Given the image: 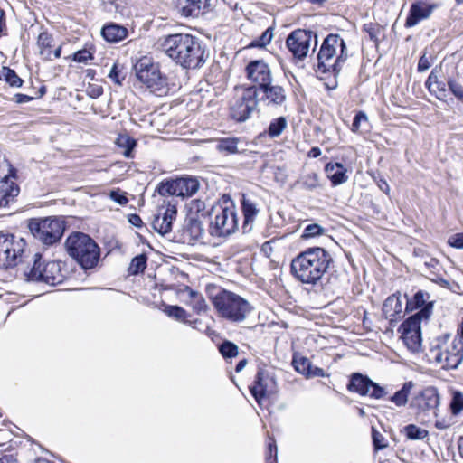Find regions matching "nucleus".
<instances>
[{"instance_id": "1", "label": "nucleus", "mask_w": 463, "mask_h": 463, "mask_svg": "<svg viewBox=\"0 0 463 463\" xmlns=\"http://www.w3.org/2000/svg\"><path fill=\"white\" fill-rule=\"evenodd\" d=\"M161 50L176 64L185 69L201 68L206 60L205 48L190 33H173L164 36Z\"/></svg>"}, {"instance_id": "2", "label": "nucleus", "mask_w": 463, "mask_h": 463, "mask_svg": "<svg viewBox=\"0 0 463 463\" xmlns=\"http://www.w3.org/2000/svg\"><path fill=\"white\" fill-rule=\"evenodd\" d=\"M333 260L321 247L307 248L291 261L292 275L303 284L315 285L328 269Z\"/></svg>"}, {"instance_id": "3", "label": "nucleus", "mask_w": 463, "mask_h": 463, "mask_svg": "<svg viewBox=\"0 0 463 463\" xmlns=\"http://www.w3.org/2000/svg\"><path fill=\"white\" fill-rule=\"evenodd\" d=\"M426 356L443 370L456 369L463 361V340L458 334H442L430 344Z\"/></svg>"}, {"instance_id": "4", "label": "nucleus", "mask_w": 463, "mask_h": 463, "mask_svg": "<svg viewBox=\"0 0 463 463\" xmlns=\"http://www.w3.org/2000/svg\"><path fill=\"white\" fill-rule=\"evenodd\" d=\"M411 387V382L404 383L401 390L393 395L388 396L386 389L374 383L367 375L361 373H353L349 375V392L374 400L387 399L398 407L407 403Z\"/></svg>"}, {"instance_id": "5", "label": "nucleus", "mask_w": 463, "mask_h": 463, "mask_svg": "<svg viewBox=\"0 0 463 463\" xmlns=\"http://www.w3.org/2000/svg\"><path fill=\"white\" fill-rule=\"evenodd\" d=\"M208 297L218 317L231 323L244 321L252 309L247 299L224 288H220L215 294L209 293Z\"/></svg>"}, {"instance_id": "6", "label": "nucleus", "mask_w": 463, "mask_h": 463, "mask_svg": "<svg viewBox=\"0 0 463 463\" xmlns=\"http://www.w3.org/2000/svg\"><path fill=\"white\" fill-rule=\"evenodd\" d=\"M68 254L84 269L97 266L100 257V248L88 234L71 232L65 241Z\"/></svg>"}, {"instance_id": "7", "label": "nucleus", "mask_w": 463, "mask_h": 463, "mask_svg": "<svg viewBox=\"0 0 463 463\" xmlns=\"http://www.w3.org/2000/svg\"><path fill=\"white\" fill-rule=\"evenodd\" d=\"M259 103V95L255 89L249 88L248 84L236 85L229 101L230 118L237 122H244L258 110Z\"/></svg>"}, {"instance_id": "8", "label": "nucleus", "mask_w": 463, "mask_h": 463, "mask_svg": "<svg viewBox=\"0 0 463 463\" xmlns=\"http://www.w3.org/2000/svg\"><path fill=\"white\" fill-rule=\"evenodd\" d=\"M345 42L337 34H329L323 42L317 54V71L320 72L332 71L336 75L343 67Z\"/></svg>"}, {"instance_id": "9", "label": "nucleus", "mask_w": 463, "mask_h": 463, "mask_svg": "<svg viewBox=\"0 0 463 463\" xmlns=\"http://www.w3.org/2000/svg\"><path fill=\"white\" fill-rule=\"evenodd\" d=\"M214 218L210 223V233L213 236L225 237L238 229L239 219L237 208L229 197L223 198L222 203L213 209Z\"/></svg>"}, {"instance_id": "10", "label": "nucleus", "mask_w": 463, "mask_h": 463, "mask_svg": "<svg viewBox=\"0 0 463 463\" xmlns=\"http://www.w3.org/2000/svg\"><path fill=\"white\" fill-rule=\"evenodd\" d=\"M66 222L57 216L32 218L28 228L34 238L45 245H52L59 241L65 231Z\"/></svg>"}, {"instance_id": "11", "label": "nucleus", "mask_w": 463, "mask_h": 463, "mask_svg": "<svg viewBox=\"0 0 463 463\" xmlns=\"http://www.w3.org/2000/svg\"><path fill=\"white\" fill-rule=\"evenodd\" d=\"M429 312V307L418 310L415 314L405 319L398 329L403 344L412 353H417L421 348V322L428 320Z\"/></svg>"}, {"instance_id": "12", "label": "nucleus", "mask_w": 463, "mask_h": 463, "mask_svg": "<svg viewBox=\"0 0 463 463\" xmlns=\"http://www.w3.org/2000/svg\"><path fill=\"white\" fill-rule=\"evenodd\" d=\"M136 77L152 91L162 90L166 86V78L162 75L159 64L148 56H142L134 64Z\"/></svg>"}, {"instance_id": "13", "label": "nucleus", "mask_w": 463, "mask_h": 463, "mask_svg": "<svg viewBox=\"0 0 463 463\" xmlns=\"http://www.w3.org/2000/svg\"><path fill=\"white\" fill-rule=\"evenodd\" d=\"M200 182L196 177L184 175L175 179L161 181L156 191L161 196H178L182 198L192 197L197 193Z\"/></svg>"}, {"instance_id": "14", "label": "nucleus", "mask_w": 463, "mask_h": 463, "mask_svg": "<svg viewBox=\"0 0 463 463\" xmlns=\"http://www.w3.org/2000/svg\"><path fill=\"white\" fill-rule=\"evenodd\" d=\"M26 241L15 239L14 234L0 232V266L5 269L15 267L22 259Z\"/></svg>"}, {"instance_id": "15", "label": "nucleus", "mask_w": 463, "mask_h": 463, "mask_svg": "<svg viewBox=\"0 0 463 463\" xmlns=\"http://www.w3.org/2000/svg\"><path fill=\"white\" fill-rule=\"evenodd\" d=\"M244 75L250 82L248 87L255 89L257 92L267 84L274 81L271 67L263 59L249 61L244 68Z\"/></svg>"}, {"instance_id": "16", "label": "nucleus", "mask_w": 463, "mask_h": 463, "mask_svg": "<svg viewBox=\"0 0 463 463\" xmlns=\"http://www.w3.org/2000/svg\"><path fill=\"white\" fill-rule=\"evenodd\" d=\"M277 383L275 377L264 367L259 366L253 383L249 386V391L256 402L269 398L276 392Z\"/></svg>"}, {"instance_id": "17", "label": "nucleus", "mask_w": 463, "mask_h": 463, "mask_svg": "<svg viewBox=\"0 0 463 463\" xmlns=\"http://www.w3.org/2000/svg\"><path fill=\"white\" fill-rule=\"evenodd\" d=\"M313 35L310 31L298 29L291 32L286 39V46L296 61H303L311 47Z\"/></svg>"}, {"instance_id": "18", "label": "nucleus", "mask_w": 463, "mask_h": 463, "mask_svg": "<svg viewBox=\"0 0 463 463\" xmlns=\"http://www.w3.org/2000/svg\"><path fill=\"white\" fill-rule=\"evenodd\" d=\"M439 405V394L434 386H427L418 392L411 401V407L417 414H427L432 412L437 415L436 411Z\"/></svg>"}, {"instance_id": "19", "label": "nucleus", "mask_w": 463, "mask_h": 463, "mask_svg": "<svg viewBox=\"0 0 463 463\" xmlns=\"http://www.w3.org/2000/svg\"><path fill=\"white\" fill-rule=\"evenodd\" d=\"M260 102L269 108L285 106L288 90L285 85L271 81L258 91Z\"/></svg>"}, {"instance_id": "20", "label": "nucleus", "mask_w": 463, "mask_h": 463, "mask_svg": "<svg viewBox=\"0 0 463 463\" xmlns=\"http://www.w3.org/2000/svg\"><path fill=\"white\" fill-rule=\"evenodd\" d=\"M36 46L43 61H52L61 57L63 43L57 44L53 34L46 29L38 34Z\"/></svg>"}, {"instance_id": "21", "label": "nucleus", "mask_w": 463, "mask_h": 463, "mask_svg": "<svg viewBox=\"0 0 463 463\" xmlns=\"http://www.w3.org/2000/svg\"><path fill=\"white\" fill-rule=\"evenodd\" d=\"M438 7L439 5L434 2H429L426 0L414 1L410 6L404 22V27L411 28L419 24L420 22L429 19Z\"/></svg>"}, {"instance_id": "22", "label": "nucleus", "mask_w": 463, "mask_h": 463, "mask_svg": "<svg viewBox=\"0 0 463 463\" xmlns=\"http://www.w3.org/2000/svg\"><path fill=\"white\" fill-rule=\"evenodd\" d=\"M31 273L38 280H42L50 285H58L64 281L65 274L61 270V261L52 260L44 264L42 270L36 274V262L34 263Z\"/></svg>"}, {"instance_id": "23", "label": "nucleus", "mask_w": 463, "mask_h": 463, "mask_svg": "<svg viewBox=\"0 0 463 463\" xmlns=\"http://www.w3.org/2000/svg\"><path fill=\"white\" fill-rule=\"evenodd\" d=\"M203 234V222L186 217L184 225L178 231L179 241L184 244H195Z\"/></svg>"}, {"instance_id": "24", "label": "nucleus", "mask_w": 463, "mask_h": 463, "mask_svg": "<svg viewBox=\"0 0 463 463\" xmlns=\"http://www.w3.org/2000/svg\"><path fill=\"white\" fill-rule=\"evenodd\" d=\"M20 186L15 176L5 175L0 177V208L9 207L17 201Z\"/></svg>"}, {"instance_id": "25", "label": "nucleus", "mask_w": 463, "mask_h": 463, "mask_svg": "<svg viewBox=\"0 0 463 463\" xmlns=\"http://www.w3.org/2000/svg\"><path fill=\"white\" fill-rule=\"evenodd\" d=\"M176 214L177 210L174 205L168 204L167 207H161L153 218V229L162 235L170 232Z\"/></svg>"}, {"instance_id": "26", "label": "nucleus", "mask_w": 463, "mask_h": 463, "mask_svg": "<svg viewBox=\"0 0 463 463\" xmlns=\"http://www.w3.org/2000/svg\"><path fill=\"white\" fill-rule=\"evenodd\" d=\"M211 0H177V7L184 17H198L204 14Z\"/></svg>"}, {"instance_id": "27", "label": "nucleus", "mask_w": 463, "mask_h": 463, "mask_svg": "<svg viewBox=\"0 0 463 463\" xmlns=\"http://www.w3.org/2000/svg\"><path fill=\"white\" fill-rule=\"evenodd\" d=\"M241 210L243 215L242 231L244 233L249 232L252 229V224L259 213V209L252 200L242 194L241 198Z\"/></svg>"}, {"instance_id": "28", "label": "nucleus", "mask_w": 463, "mask_h": 463, "mask_svg": "<svg viewBox=\"0 0 463 463\" xmlns=\"http://www.w3.org/2000/svg\"><path fill=\"white\" fill-rule=\"evenodd\" d=\"M294 369L307 377H324L325 372L322 368L313 366L310 360L299 354H294L292 359Z\"/></svg>"}, {"instance_id": "29", "label": "nucleus", "mask_w": 463, "mask_h": 463, "mask_svg": "<svg viewBox=\"0 0 463 463\" xmlns=\"http://www.w3.org/2000/svg\"><path fill=\"white\" fill-rule=\"evenodd\" d=\"M383 315L391 322L396 321L402 317V303L399 292L389 296L383 304Z\"/></svg>"}, {"instance_id": "30", "label": "nucleus", "mask_w": 463, "mask_h": 463, "mask_svg": "<svg viewBox=\"0 0 463 463\" xmlns=\"http://www.w3.org/2000/svg\"><path fill=\"white\" fill-rule=\"evenodd\" d=\"M351 315L353 321L349 328H351L352 333L363 335L365 332L372 331L373 324L367 317L366 310L364 307H356Z\"/></svg>"}, {"instance_id": "31", "label": "nucleus", "mask_w": 463, "mask_h": 463, "mask_svg": "<svg viewBox=\"0 0 463 463\" xmlns=\"http://www.w3.org/2000/svg\"><path fill=\"white\" fill-rule=\"evenodd\" d=\"M101 35L106 42L118 43L128 36V30L123 25L110 22L103 25Z\"/></svg>"}, {"instance_id": "32", "label": "nucleus", "mask_w": 463, "mask_h": 463, "mask_svg": "<svg viewBox=\"0 0 463 463\" xmlns=\"http://www.w3.org/2000/svg\"><path fill=\"white\" fill-rule=\"evenodd\" d=\"M430 298V294L423 290L417 291L413 297L410 299H407L405 311L406 312H412L417 309L423 310L427 307L430 308V312L428 314V319L432 314L433 310V302L428 301Z\"/></svg>"}, {"instance_id": "33", "label": "nucleus", "mask_w": 463, "mask_h": 463, "mask_svg": "<svg viewBox=\"0 0 463 463\" xmlns=\"http://www.w3.org/2000/svg\"><path fill=\"white\" fill-rule=\"evenodd\" d=\"M439 73L440 71L433 69L425 82V86L430 94L434 95L439 99H443L447 97L448 82L446 83L439 78Z\"/></svg>"}, {"instance_id": "34", "label": "nucleus", "mask_w": 463, "mask_h": 463, "mask_svg": "<svg viewBox=\"0 0 463 463\" xmlns=\"http://www.w3.org/2000/svg\"><path fill=\"white\" fill-rule=\"evenodd\" d=\"M186 290L188 292V299L186 301V304L189 307H191L193 311L198 315L206 312L208 309V306L205 302L203 296L189 287H187Z\"/></svg>"}, {"instance_id": "35", "label": "nucleus", "mask_w": 463, "mask_h": 463, "mask_svg": "<svg viewBox=\"0 0 463 463\" xmlns=\"http://www.w3.org/2000/svg\"><path fill=\"white\" fill-rule=\"evenodd\" d=\"M325 172L333 185L340 184L345 181L346 170L339 163H327L325 166Z\"/></svg>"}, {"instance_id": "36", "label": "nucleus", "mask_w": 463, "mask_h": 463, "mask_svg": "<svg viewBox=\"0 0 463 463\" xmlns=\"http://www.w3.org/2000/svg\"><path fill=\"white\" fill-rule=\"evenodd\" d=\"M363 31L367 33L371 41L374 43L376 46L381 41L385 39V27L378 23H367L362 27Z\"/></svg>"}, {"instance_id": "37", "label": "nucleus", "mask_w": 463, "mask_h": 463, "mask_svg": "<svg viewBox=\"0 0 463 463\" xmlns=\"http://www.w3.org/2000/svg\"><path fill=\"white\" fill-rule=\"evenodd\" d=\"M208 213L209 212L206 209L205 203L201 199H194L188 205L186 217L202 220L206 218Z\"/></svg>"}, {"instance_id": "38", "label": "nucleus", "mask_w": 463, "mask_h": 463, "mask_svg": "<svg viewBox=\"0 0 463 463\" xmlns=\"http://www.w3.org/2000/svg\"><path fill=\"white\" fill-rule=\"evenodd\" d=\"M265 462L266 463H278V448L277 442L269 431H267L265 441Z\"/></svg>"}, {"instance_id": "39", "label": "nucleus", "mask_w": 463, "mask_h": 463, "mask_svg": "<svg viewBox=\"0 0 463 463\" xmlns=\"http://www.w3.org/2000/svg\"><path fill=\"white\" fill-rule=\"evenodd\" d=\"M164 312L170 317L184 323V324H191L192 322L188 319L190 317V315L188 312L183 308L180 306H172V305H165L164 308Z\"/></svg>"}, {"instance_id": "40", "label": "nucleus", "mask_w": 463, "mask_h": 463, "mask_svg": "<svg viewBox=\"0 0 463 463\" xmlns=\"http://www.w3.org/2000/svg\"><path fill=\"white\" fill-rule=\"evenodd\" d=\"M371 437H372V443H373V452L376 453L379 450L385 449L389 448L390 444L386 437L384 436V433L381 430H379L374 426H372L371 428Z\"/></svg>"}, {"instance_id": "41", "label": "nucleus", "mask_w": 463, "mask_h": 463, "mask_svg": "<svg viewBox=\"0 0 463 463\" xmlns=\"http://www.w3.org/2000/svg\"><path fill=\"white\" fill-rule=\"evenodd\" d=\"M109 79L116 85L121 86L126 79L125 66L115 61L108 74Z\"/></svg>"}, {"instance_id": "42", "label": "nucleus", "mask_w": 463, "mask_h": 463, "mask_svg": "<svg viewBox=\"0 0 463 463\" xmlns=\"http://www.w3.org/2000/svg\"><path fill=\"white\" fill-rule=\"evenodd\" d=\"M288 123L285 117H279L274 118L269 123L267 130V134L269 137L274 138L281 135V133L287 128Z\"/></svg>"}, {"instance_id": "43", "label": "nucleus", "mask_w": 463, "mask_h": 463, "mask_svg": "<svg viewBox=\"0 0 463 463\" xmlns=\"http://www.w3.org/2000/svg\"><path fill=\"white\" fill-rule=\"evenodd\" d=\"M239 141L238 137L221 138L218 141L217 149L226 154H236L238 152Z\"/></svg>"}, {"instance_id": "44", "label": "nucleus", "mask_w": 463, "mask_h": 463, "mask_svg": "<svg viewBox=\"0 0 463 463\" xmlns=\"http://www.w3.org/2000/svg\"><path fill=\"white\" fill-rule=\"evenodd\" d=\"M147 256L145 253L134 257L128 267V272L131 275L143 273L146 269Z\"/></svg>"}, {"instance_id": "45", "label": "nucleus", "mask_w": 463, "mask_h": 463, "mask_svg": "<svg viewBox=\"0 0 463 463\" xmlns=\"http://www.w3.org/2000/svg\"><path fill=\"white\" fill-rule=\"evenodd\" d=\"M218 350L225 360L235 358L239 354L238 345L229 340L221 343L218 345Z\"/></svg>"}, {"instance_id": "46", "label": "nucleus", "mask_w": 463, "mask_h": 463, "mask_svg": "<svg viewBox=\"0 0 463 463\" xmlns=\"http://www.w3.org/2000/svg\"><path fill=\"white\" fill-rule=\"evenodd\" d=\"M117 144L119 147L125 148V151L123 152V155L125 157H127V158L134 157L132 152H133V149L137 146L136 139H134L133 137H131L128 135L120 136L117 140Z\"/></svg>"}, {"instance_id": "47", "label": "nucleus", "mask_w": 463, "mask_h": 463, "mask_svg": "<svg viewBox=\"0 0 463 463\" xmlns=\"http://www.w3.org/2000/svg\"><path fill=\"white\" fill-rule=\"evenodd\" d=\"M273 38V29L271 27L267 28L260 37L252 40L248 45L247 48H265L268 44L270 43Z\"/></svg>"}, {"instance_id": "48", "label": "nucleus", "mask_w": 463, "mask_h": 463, "mask_svg": "<svg viewBox=\"0 0 463 463\" xmlns=\"http://www.w3.org/2000/svg\"><path fill=\"white\" fill-rule=\"evenodd\" d=\"M298 184L302 189L313 191L320 186L318 175L316 173H309L304 175Z\"/></svg>"}, {"instance_id": "49", "label": "nucleus", "mask_w": 463, "mask_h": 463, "mask_svg": "<svg viewBox=\"0 0 463 463\" xmlns=\"http://www.w3.org/2000/svg\"><path fill=\"white\" fill-rule=\"evenodd\" d=\"M369 127L368 118L364 111H358L353 120L351 130L353 132L367 131Z\"/></svg>"}, {"instance_id": "50", "label": "nucleus", "mask_w": 463, "mask_h": 463, "mask_svg": "<svg viewBox=\"0 0 463 463\" xmlns=\"http://www.w3.org/2000/svg\"><path fill=\"white\" fill-rule=\"evenodd\" d=\"M3 80H5L11 87H22L24 80L17 75L14 69L9 67H3Z\"/></svg>"}, {"instance_id": "51", "label": "nucleus", "mask_w": 463, "mask_h": 463, "mask_svg": "<svg viewBox=\"0 0 463 463\" xmlns=\"http://www.w3.org/2000/svg\"><path fill=\"white\" fill-rule=\"evenodd\" d=\"M404 434L409 439H423L428 436V430L415 424H409L404 427Z\"/></svg>"}, {"instance_id": "52", "label": "nucleus", "mask_w": 463, "mask_h": 463, "mask_svg": "<svg viewBox=\"0 0 463 463\" xmlns=\"http://www.w3.org/2000/svg\"><path fill=\"white\" fill-rule=\"evenodd\" d=\"M449 409L453 415H458L463 411V392L453 391L452 398L449 403Z\"/></svg>"}, {"instance_id": "53", "label": "nucleus", "mask_w": 463, "mask_h": 463, "mask_svg": "<svg viewBox=\"0 0 463 463\" xmlns=\"http://www.w3.org/2000/svg\"><path fill=\"white\" fill-rule=\"evenodd\" d=\"M425 266L432 276L431 280L436 282L443 280L442 274L440 273V263L438 259L431 258L429 261L425 262Z\"/></svg>"}, {"instance_id": "54", "label": "nucleus", "mask_w": 463, "mask_h": 463, "mask_svg": "<svg viewBox=\"0 0 463 463\" xmlns=\"http://www.w3.org/2000/svg\"><path fill=\"white\" fill-rule=\"evenodd\" d=\"M93 59L94 51H90L85 48L77 51L71 56L72 61L80 63H87L89 61H92Z\"/></svg>"}, {"instance_id": "55", "label": "nucleus", "mask_w": 463, "mask_h": 463, "mask_svg": "<svg viewBox=\"0 0 463 463\" xmlns=\"http://www.w3.org/2000/svg\"><path fill=\"white\" fill-rule=\"evenodd\" d=\"M448 88L450 92L461 102H463V85L456 80H448Z\"/></svg>"}, {"instance_id": "56", "label": "nucleus", "mask_w": 463, "mask_h": 463, "mask_svg": "<svg viewBox=\"0 0 463 463\" xmlns=\"http://www.w3.org/2000/svg\"><path fill=\"white\" fill-rule=\"evenodd\" d=\"M109 198L120 205H126L128 203V198L126 193L121 192L119 188L111 190L109 193Z\"/></svg>"}, {"instance_id": "57", "label": "nucleus", "mask_w": 463, "mask_h": 463, "mask_svg": "<svg viewBox=\"0 0 463 463\" xmlns=\"http://www.w3.org/2000/svg\"><path fill=\"white\" fill-rule=\"evenodd\" d=\"M323 232V228L316 223L307 225L303 232L304 238H312L320 235Z\"/></svg>"}, {"instance_id": "58", "label": "nucleus", "mask_w": 463, "mask_h": 463, "mask_svg": "<svg viewBox=\"0 0 463 463\" xmlns=\"http://www.w3.org/2000/svg\"><path fill=\"white\" fill-rule=\"evenodd\" d=\"M448 243L453 248L463 249V232L451 235L448 240Z\"/></svg>"}, {"instance_id": "59", "label": "nucleus", "mask_w": 463, "mask_h": 463, "mask_svg": "<svg viewBox=\"0 0 463 463\" xmlns=\"http://www.w3.org/2000/svg\"><path fill=\"white\" fill-rule=\"evenodd\" d=\"M88 95L92 99H98L103 94V88L99 85L90 84L87 88Z\"/></svg>"}, {"instance_id": "60", "label": "nucleus", "mask_w": 463, "mask_h": 463, "mask_svg": "<svg viewBox=\"0 0 463 463\" xmlns=\"http://www.w3.org/2000/svg\"><path fill=\"white\" fill-rule=\"evenodd\" d=\"M430 67V62L429 61V58L426 57L425 54H423L419 59L417 70H418V71L421 72V71H427Z\"/></svg>"}, {"instance_id": "61", "label": "nucleus", "mask_w": 463, "mask_h": 463, "mask_svg": "<svg viewBox=\"0 0 463 463\" xmlns=\"http://www.w3.org/2000/svg\"><path fill=\"white\" fill-rule=\"evenodd\" d=\"M374 180H375L379 189L381 191H383L384 194H389L390 186H389L387 181L384 178H383L382 176H378V178L374 177Z\"/></svg>"}, {"instance_id": "62", "label": "nucleus", "mask_w": 463, "mask_h": 463, "mask_svg": "<svg viewBox=\"0 0 463 463\" xmlns=\"http://www.w3.org/2000/svg\"><path fill=\"white\" fill-rule=\"evenodd\" d=\"M128 222L132 225H134L136 227H138V228L143 226V221H142L141 217L138 214H137V213L129 214L128 215Z\"/></svg>"}, {"instance_id": "63", "label": "nucleus", "mask_w": 463, "mask_h": 463, "mask_svg": "<svg viewBox=\"0 0 463 463\" xmlns=\"http://www.w3.org/2000/svg\"><path fill=\"white\" fill-rule=\"evenodd\" d=\"M14 99L17 103H26L34 99V97L23 93H17L14 95Z\"/></svg>"}, {"instance_id": "64", "label": "nucleus", "mask_w": 463, "mask_h": 463, "mask_svg": "<svg viewBox=\"0 0 463 463\" xmlns=\"http://www.w3.org/2000/svg\"><path fill=\"white\" fill-rule=\"evenodd\" d=\"M450 422L446 420H437L435 421V427L439 430H446L450 427Z\"/></svg>"}]
</instances>
